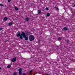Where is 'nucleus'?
<instances>
[{"instance_id": "25", "label": "nucleus", "mask_w": 75, "mask_h": 75, "mask_svg": "<svg viewBox=\"0 0 75 75\" xmlns=\"http://www.w3.org/2000/svg\"><path fill=\"white\" fill-rule=\"evenodd\" d=\"M74 6L75 7V4H74Z\"/></svg>"}, {"instance_id": "27", "label": "nucleus", "mask_w": 75, "mask_h": 75, "mask_svg": "<svg viewBox=\"0 0 75 75\" xmlns=\"http://www.w3.org/2000/svg\"><path fill=\"white\" fill-rule=\"evenodd\" d=\"M56 51H58V50H57Z\"/></svg>"}, {"instance_id": "21", "label": "nucleus", "mask_w": 75, "mask_h": 75, "mask_svg": "<svg viewBox=\"0 0 75 75\" xmlns=\"http://www.w3.org/2000/svg\"><path fill=\"white\" fill-rule=\"evenodd\" d=\"M22 75H26V74H25V73H23Z\"/></svg>"}, {"instance_id": "8", "label": "nucleus", "mask_w": 75, "mask_h": 75, "mask_svg": "<svg viewBox=\"0 0 75 75\" xmlns=\"http://www.w3.org/2000/svg\"><path fill=\"white\" fill-rule=\"evenodd\" d=\"M14 8L16 10H18V8L17 7L15 6L14 7Z\"/></svg>"}, {"instance_id": "10", "label": "nucleus", "mask_w": 75, "mask_h": 75, "mask_svg": "<svg viewBox=\"0 0 75 75\" xmlns=\"http://www.w3.org/2000/svg\"><path fill=\"white\" fill-rule=\"evenodd\" d=\"M11 67V65H9L7 66L8 68H10Z\"/></svg>"}, {"instance_id": "6", "label": "nucleus", "mask_w": 75, "mask_h": 75, "mask_svg": "<svg viewBox=\"0 0 75 75\" xmlns=\"http://www.w3.org/2000/svg\"><path fill=\"white\" fill-rule=\"evenodd\" d=\"M38 13L39 15H40V14H41V11L39 10L38 11Z\"/></svg>"}, {"instance_id": "15", "label": "nucleus", "mask_w": 75, "mask_h": 75, "mask_svg": "<svg viewBox=\"0 0 75 75\" xmlns=\"http://www.w3.org/2000/svg\"><path fill=\"white\" fill-rule=\"evenodd\" d=\"M58 40H61V38L60 37H59L58 38Z\"/></svg>"}, {"instance_id": "7", "label": "nucleus", "mask_w": 75, "mask_h": 75, "mask_svg": "<svg viewBox=\"0 0 75 75\" xmlns=\"http://www.w3.org/2000/svg\"><path fill=\"white\" fill-rule=\"evenodd\" d=\"M63 31H66V30H67V28L64 27L63 29Z\"/></svg>"}, {"instance_id": "4", "label": "nucleus", "mask_w": 75, "mask_h": 75, "mask_svg": "<svg viewBox=\"0 0 75 75\" xmlns=\"http://www.w3.org/2000/svg\"><path fill=\"white\" fill-rule=\"evenodd\" d=\"M26 34L27 35H30L31 33L30 32L28 31H26L25 32Z\"/></svg>"}, {"instance_id": "1", "label": "nucleus", "mask_w": 75, "mask_h": 75, "mask_svg": "<svg viewBox=\"0 0 75 75\" xmlns=\"http://www.w3.org/2000/svg\"><path fill=\"white\" fill-rule=\"evenodd\" d=\"M23 38H25V40H28V38L25 37H27V35H25V33L24 32H22L21 33V34H20V32H18L17 36L18 37H19V38H20V39H23Z\"/></svg>"}, {"instance_id": "2", "label": "nucleus", "mask_w": 75, "mask_h": 75, "mask_svg": "<svg viewBox=\"0 0 75 75\" xmlns=\"http://www.w3.org/2000/svg\"><path fill=\"white\" fill-rule=\"evenodd\" d=\"M35 38L33 36V35H30L29 36V40L30 41H33L34 40Z\"/></svg>"}, {"instance_id": "3", "label": "nucleus", "mask_w": 75, "mask_h": 75, "mask_svg": "<svg viewBox=\"0 0 75 75\" xmlns=\"http://www.w3.org/2000/svg\"><path fill=\"white\" fill-rule=\"evenodd\" d=\"M18 71L19 75H21V74H22V69L21 68L19 69Z\"/></svg>"}, {"instance_id": "12", "label": "nucleus", "mask_w": 75, "mask_h": 75, "mask_svg": "<svg viewBox=\"0 0 75 75\" xmlns=\"http://www.w3.org/2000/svg\"><path fill=\"white\" fill-rule=\"evenodd\" d=\"M50 16V14L49 13H47V17H49Z\"/></svg>"}, {"instance_id": "14", "label": "nucleus", "mask_w": 75, "mask_h": 75, "mask_svg": "<svg viewBox=\"0 0 75 75\" xmlns=\"http://www.w3.org/2000/svg\"><path fill=\"white\" fill-rule=\"evenodd\" d=\"M0 6H1V7H4V5H3L2 4H0Z\"/></svg>"}, {"instance_id": "18", "label": "nucleus", "mask_w": 75, "mask_h": 75, "mask_svg": "<svg viewBox=\"0 0 75 75\" xmlns=\"http://www.w3.org/2000/svg\"><path fill=\"white\" fill-rule=\"evenodd\" d=\"M45 10H48V8H47V7H46V8H45Z\"/></svg>"}, {"instance_id": "22", "label": "nucleus", "mask_w": 75, "mask_h": 75, "mask_svg": "<svg viewBox=\"0 0 75 75\" xmlns=\"http://www.w3.org/2000/svg\"><path fill=\"white\" fill-rule=\"evenodd\" d=\"M67 43H69V40H67Z\"/></svg>"}, {"instance_id": "28", "label": "nucleus", "mask_w": 75, "mask_h": 75, "mask_svg": "<svg viewBox=\"0 0 75 75\" xmlns=\"http://www.w3.org/2000/svg\"><path fill=\"white\" fill-rule=\"evenodd\" d=\"M6 41H7H7H8V40Z\"/></svg>"}, {"instance_id": "20", "label": "nucleus", "mask_w": 75, "mask_h": 75, "mask_svg": "<svg viewBox=\"0 0 75 75\" xmlns=\"http://www.w3.org/2000/svg\"><path fill=\"white\" fill-rule=\"evenodd\" d=\"M30 73H32L33 72V70H31L30 71Z\"/></svg>"}, {"instance_id": "13", "label": "nucleus", "mask_w": 75, "mask_h": 75, "mask_svg": "<svg viewBox=\"0 0 75 75\" xmlns=\"http://www.w3.org/2000/svg\"><path fill=\"white\" fill-rule=\"evenodd\" d=\"M12 24H13V23L11 22L10 23H9L8 24L9 25H12Z\"/></svg>"}, {"instance_id": "19", "label": "nucleus", "mask_w": 75, "mask_h": 75, "mask_svg": "<svg viewBox=\"0 0 75 75\" xmlns=\"http://www.w3.org/2000/svg\"><path fill=\"white\" fill-rule=\"evenodd\" d=\"M3 30V28H0V30Z\"/></svg>"}, {"instance_id": "16", "label": "nucleus", "mask_w": 75, "mask_h": 75, "mask_svg": "<svg viewBox=\"0 0 75 75\" xmlns=\"http://www.w3.org/2000/svg\"><path fill=\"white\" fill-rule=\"evenodd\" d=\"M55 8H56V10H57V11L59 10V9L58 8H57V7H55Z\"/></svg>"}, {"instance_id": "26", "label": "nucleus", "mask_w": 75, "mask_h": 75, "mask_svg": "<svg viewBox=\"0 0 75 75\" xmlns=\"http://www.w3.org/2000/svg\"><path fill=\"white\" fill-rule=\"evenodd\" d=\"M1 69V67H0V69Z\"/></svg>"}, {"instance_id": "9", "label": "nucleus", "mask_w": 75, "mask_h": 75, "mask_svg": "<svg viewBox=\"0 0 75 75\" xmlns=\"http://www.w3.org/2000/svg\"><path fill=\"white\" fill-rule=\"evenodd\" d=\"M7 19H8L6 17H5L4 18V20H5V21H7Z\"/></svg>"}, {"instance_id": "24", "label": "nucleus", "mask_w": 75, "mask_h": 75, "mask_svg": "<svg viewBox=\"0 0 75 75\" xmlns=\"http://www.w3.org/2000/svg\"><path fill=\"white\" fill-rule=\"evenodd\" d=\"M10 1H11L10 0H8V2H10Z\"/></svg>"}, {"instance_id": "23", "label": "nucleus", "mask_w": 75, "mask_h": 75, "mask_svg": "<svg viewBox=\"0 0 75 75\" xmlns=\"http://www.w3.org/2000/svg\"><path fill=\"white\" fill-rule=\"evenodd\" d=\"M59 48H60L58 47H57V49H59Z\"/></svg>"}, {"instance_id": "11", "label": "nucleus", "mask_w": 75, "mask_h": 75, "mask_svg": "<svg viewBox=\"0 0 75 75\" xmlns=\"http://www.w3.org/2000/svg\"><path fill=\"white\" fill-rule=\"evenodd\" d=\"M30 19L28 18H25V20L26 21H28V20H29Z\"/></svg>"}, {"instance_id": "17", "label": "nucleus", "mask_w": 75, "mask_h": 75, "mask_svg": "<svg viewBox=\"0 0 75 75\" xmlns=\"http://www.w3.org/2000/svg\"><path fill=\"white\" fill-rule=\"evenodd\" d=\"M13 75H17V73L16 72H14L13 73Z\"/></svg>"}, {"instance_id": "5", "label": "nucleus", "mask_w": 75, "mask_h": 75, "mask_svg": "<svg viewBox=\"0 0 75 75\" xmlns=\"http://www.w3.org/2000/svg\"><path fill=\"white\" fill-rule=\"evenodd\" d=\"M11 61H12V62H15L16 61V58H13V59L11 60Z\"/></svg>"}]
</instances>
